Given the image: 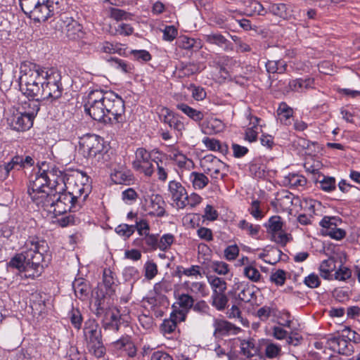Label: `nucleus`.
I'll list each match as a JSON object with an SVG mask.
<instances>
[{
    "label": "nucleus",
    "mask_w": 360,
    "mask_h": 360,
    "mask_svg": "<svg viewBox=\"0 0 360 360\" xmlns=\"http://www.w3.org/2000/svg\"><path fill=\"white\" fill-rule=\"evenodd\" d=\"M105 118H110L108 123L121 124L125 121L124 102L112 91H104Z\"/></svg>",
    "instance_id": "obj_7"
},
{
    "label": "nucleus",
    "mask_w": 360,
    "mask_h": 360,
    "mask_svg": "<svg viewBox=\"0 0 360 360\" xmlns=\"http://www.w3.org/2000/svg\"><path fill=\"white\" fill-rule=\"evenodd\" d=\"M330 349L343 355H349L352 351V345L349 340L343 335L330 338L327 342Z\"/></svg>",
    "instance_id": "obj_20"
},
{
    "label": "nucleus",
    "mask_w": 360,
    "mask_h": 360,
    "mask_svg": "<svg viewBox=\"0 0 360 360\" xmlns=\"http://www.w3.org/2000/svg\"><path fill=\"white\" fill-rule=\"evenodd\" d=\"M287 65L281 60H268L266 63V69L269 73H283L286 70Z\"/></svg>",
    "instance_id": "obj_38"
},
{
    "label": "nucleus",
    "mask_w": 360,
    "mask_h": 360,
    "mask_svg": "<svg viewBox=\"0 0 360 360\" xmlns=\"http://www.w3.org/2000/svg\"><path fill=\"white\" fill-rule=\"evenodd\" d=\"M113 344L115 347L117 349L128 350V354L131 357L134 356L136 354V349L129 336L122 337Z\"/></svg>",
    "instance_id": "obj_31"
},
{
    "label": "nucleus",
    "mask_w": 360,
    "mask_h": 360,
    "mask_svg": "<svg viewBox=\"0 0 360 360\" xmlns=\"http://www.w3.org/2000/svg\"><path fill=\"white\" fill-rule=\"evenodd\" d=\"M321 188L326 192L334 191L336 188L335 179L334 177L324 176L319 181Z\"/></svg>",
    "instance_id": "obj_55"
},
{
    "label": "nucleus",
    "mask_w": 360,
    "mask_h": 360,
    "mask_svg": "<svg viewBox=\"0 0 360 360\" xmlns=\"http://www.w3.org/2000/svg\"><path fill=\"white\" fill-rule=\"evenodd\" d=\"M202 164L205 172L209 174L212 178H224V174H222V171L224 170L226 165L219 158L212 155H208L203 158Z\"/></svg>",
    "instance_id": "obj_14"
},
{
    "label": "nucleus",
    "mask_w": 360,
    "mask_h": 360,
    "mask_svg": "<svg viewBox=\"0 0 360 360\" xmlns=\"http://www.w3.org/2000/svg\"><path fill=\"white\" fill-rule=\"evenodd\" d=\"M314 80L308 77L306 79H296L289 82V87L292 91L302 92L306 89L313 88Z\"/></svg>",
    "instance_id": "obj_29"
},
{
    "label": "nucleus",
    "mask_w": 360,
    "mask_h": 360,
    "mask_svg": "<svg viewBox=\"0 0 360 360\" xmlns=\"http://www.w3.org/2000/svg\"><path fill=\"white\" fill-rule=\"evenodd\" d=\"M115 232L125 239L129 238L134 233V227L132 225L122 224L115 228Z\"/></svg>",
    "instance_id": "obj_49"
},
{
    "label": "nucleus",
    "mask_w": 360,
    "mask_h": 360,
    "mask_svg": "<svg viewBox=\"0 0 360 360\" xmlns=\"http://www.w3.org/2000/svg\"><path fill=\"white\" fill-rule=\"evenodd\" d=\"M50 193L51 191H48V181L42 174L41 165L38 172L30 178L27 193L33 202L39 206Z\"/></svg>",
    "instance_id": "obj_9"
},
{
    "label": "nucleus",
    "mask_w": 360,
    "mask_h": 360,
    "mask_svg": "<svg viewBox=\"0 0 360 360\" xmlns=\"http://www.w3.org/2000/svg\"><path fill=\"white\" fill-rule=\"evenodd\" d=\"M214 328L213 335L216 338L226 336L229 335H236L240 332L241 329L228 321L219 319H214L213 321Z\"/></svg>",
    "instance_id": "obj_19"
},
{
    "label": "nucleus",
    "mask_w": 360,
    "mask_h": 360,
    "mask_svg": "<svg viewBox=\"0 0 360 360\" xmlns=\"http://www.w3.org/2000/svg\"><path fill=\"white\" fill-rule=\"evenodd\" d=\"M79 222V219L73 214H68L58 220V224L61 227H66L70 225H75Z\"/></svg>",
    "instance_id": "obj_59"
},
{
    "label": "nucleus",
    "mask_w": 360,
    "mask_h": 360,
    "mask_svg": "<svg viewBox=\"0 0 360 360\" xmlns=\"http://www.w3.org/2000/svg\"><path fill=\"white\" fill-rule=\"evenodd\" d=\"M179 306L185 309H191L194 304V299L188 294H181L178 299Z\"/></svg>",
    "instance_id": "obj_63"
},
{
    "label": "nucleus",
    "mask_w": 360,
    "mask_h": 360,
    "mask_svg": "<svg viewBox=\"0 0 360 360\" xmlns=\"http://www.w3.org/2000/svg\"><path fill=\"white\" fill-rule=\"evenodd\" d=\"M227 314L230 319L237 318L243 326L248 327L249 326V321L241 316V311L237 306L233 305Z\"/></svg>",
    "instance_id": "obj_56"
},
{
    "label": "nucleus",
    "mask_w": 360,
    "mask_h": 360,
    "mask_svg": "<svg viewBox=\"0 0 360 360\" xmlns=\"http://www.w3.org/2000/svg\"><path fill=\"white\" fill-rule=\"evenodd\" d=\"M189 180L195 190L204 188L209 183V179L203 174L192 172L189 176Z\"/></svg>",
    "instance_id": "obj_32"
},
{
    "label": "nucleus",
    "mask_w": 360,
    "mask_h": 360,
    "mask_svg": "<svg viewBox=\"0 0 360 360\" xmlns=\"http://www.w3.org/2000/svg\"><path fill=\"white\" fill-rule=\"evenodd\" d=\"M212 305L218 311L224 310L228 304L229 298L226 292L212 294L211 296Z\"/></svg>",
    "instance_id": "obj_36"
},
{
    "label": "nucleus",
    "mask_w": 360,
    "mask_h": 360,
    "mask_svg": "<svg viewBox=\"0 0 360 360\" xmlns=\"http://www.w3.org/2000/svg\"><path fill=\"white\" fill-rule=\"evenodd\" d=\"M338 222H340V219L336 217H324L320 221L321 233L338 240L345 238L346 232L338 227Z\"/></svg>",
    "instance_id": "obj_13"
},
{
    "label": "nucleus",
    "mask_w": 360,
    "mask_h": 360,
    "mask_svg": "<svg viewBox=\"0 0 360 360\" xmlns=\"http://www.w3.org/2000/svg\"><path fill=\"white\" fill-rule=\"evenodd\" d=\"M133 226L134 227V231L136 230L141 236H145L150 233V226L145 219L138 220V219H136L135 224H133Z\"/></svg>",
    "instance_id": "obj_51"
},
{
    "label": "nucleus",
    "mask_w": 360,
    "mask_h": 360,
    "mask_svg": "<svg viewBox=\"0 0 360 360\" xmlns=\"http://www.w3.org/2000/svg\"><path fill=\"white\" fill-rule=\"evenodd\" d=\"M181 47L184 49H191L196 48L197 49L202 47L200 41H197L193 38L184 37L181 39Z\"/></svg>",
    "instance_id": "obj_58"
},
{
    "label": "nucleus",
    "mask_w": 360,
    "mask_h": 360,
    "mask_svg": "<svg viewBox=\"0 0 360 360\" xmlns=\"http://www.w3.org/2000/svg\"><path fill=\"white\" fill-rule=\"evenodd\" d=\"M110 16L115 20L120 21L124 20H131L132 15L129 13L124 11V10L116 8H112L110 9Z\"/></svg>",
    "instance_id": "obj_53"
},
{
    "label": "nucleus",
    "mask_w": 360,
    "mask_h": 360,
    "mask_svg": "<svg viewBox=\"0 0 360 360\" xmlns=\"http://www.w3.org/2000/svg\"><path fill=\"white\" fill-rule=\"evenodd\" d=\"M239 248L237 245H228L224 250V257L228 261L235 260L239 255Z\"/></svg>",
    "instance_id": "obj_52"
},
{
    "label": "nucleus",
    "mask_w": 360,
    "mask_h": 360,
    "mask_svg": "<svg viewBox=\"0 0 360 360\" xmlns=\"http://www.w3.org/2000/svg\"><path fill=\"white\" fill-rule=\"evenodd\" d=\"M239 340L240 354L249 359L258 356L259 352V347L255 339L248 338Z\"/></svg>",
    "instance_id": "obj_22"
},
{
    "label": "nucleus",
    "mask_w": 360,
    "mask_h": 360,
    "mask_svg": "<svg viewBox=\"0 0 360 360\" xmlns=\"http://www.w3.org/2000/svg\"><path fill=\"white\" fill-rule=\"evenodd\" d=\"M22 11L34 21L46 20L53 15V6L49 0H20Z\"/></svg>",
    "instance_id": "obj_6"
},
{
    "label": "nucleus",
    "mask_w": 360,
    "mask_h": 360,
    "mask_svg": "<svg viewBox=\"0 0 360 360\" xmlns=\"http://www.w3.org/2000/svg\"><path fill=\"white\" fill-rule=\"evenodd\" d=\"M87 347L89 352L97 358H101L105 354V348L103 344L102 338L87 342Z\"/></svg>",
    "instance_id": "obj_35"
},
{
    "label": "nucleus",
    "mask_w": 360,
    "mask_h": 360,
    "mask_svg": "<svg viewBox=\"0 0 360 360\" xmlns=\"http://www.w3.org/2000/svg\"><path fill=\"white\" fill-rule=\"evenodd\" d=\"M243 274L249 280L255 283L259 282L262 277V275L258 269L255 268L252 264L251 265L245 266L243 269Z\"/></svg>",
    "instance_id": "obj_42"
},
{
    "label": "nucleus",
    "mask_w": 360,
    "mask_h": 360,
    "mask_svg": "<svg viewBox=\"0 0 360 360\" xmlns=\"http://www.w3.org/2000/svg\"><path fill=\"white\" fill-rule=\"evenodd\" d=\"M31 98L32 99L22 101L18 110L34 120L40 109L39 100L41 99L39 97Z\"/></svg>",
    "instance_id": "obj_23"
},
{
    "label": "nucleus",
    "mask_w": 360,
    "mask_h": 360,
    "mask_svg": "<svg viewBox=\"0 0 360 360\" xmlns=\"http://www.w3.org/2000/svg\"><path fill=\"white\" fill-rule=\"evenodd\" d=\"M202 39L206 43L215 45L226 51L233 50L232 44L220 32H212L208 34H202Z\"/></svg>",
    "instance_id": "obj_21"
},
{
    "label": "nucleus",
    "mask_w": 360,
    "mask_h": 360,
    "mask_svg": "<svg viewBox=\"0 0 360 360\" xmlns=\"http://www.w3.org/2000/svg\"><path fill=\"white\" fill-rule=\"evenodd\" d=\"M159 117L161 122L168 124L170 128L180 134L185 130V125L181 118L167 108H161Z\"/></svg>",
    "instance_id": "obj_17"
},
{
    "label": "nucleus",
    "mask_w": 360,
    "mask_h": 360,
    "mask_svg": "<svg viewBox=\"0 0 360 360\" xmlns=\"http://www.w3.org/2000/svg\"><path fill=\"white\" fill-rule=\"evenodd\" d=\"M238 227L247 232L248 235L253 238H257L261 229L258 224H252L245 219L240 220L238 224Z\"/></svg>",
    "instance_id": "obj_37"
},
{
    "label": "nucleus",
    "mask_w": 360,
    "mask_h": 360,
    "mask_svg": "<svg viewBox=\"0 0 360 360\" xmlns=\"http://www.w3.org/2000/svg\"><path fill=\"white\" fill-rule=\"evenodd\" d=\"M269 12L280 18L287 16V6L285 4H273L269 7Z\"/></svg>",
    "instance_id": "obj_50"
},
{
    "label": "nucleus",
    "mask_w": 360,
    "mask_h": 360,
    "mask_svg": "<svg viewBox=\"0 0 360 360\" xmlns=\"http://www.w3.org/2000/svg\"><path fill=\"white\" fill-rule=\"evenodd\" d=\"M207 266L211 271L221 276H225L230 271L229 265L223 261H210Z\"/></svg>",
    "instance_id": "obj_34"
},
{
    "label": "nucleus",
    "mask_w": 360,
    "mask_h": 360,
    "mask_svg": "<svg viewBox=\"0 0 360 360\" xmlns=\"http://www.w3.org/2000/svg\"><path fill=\"white\" fill-rule=\"evenodd\" d=\"M336 264L334 258L330 257L323 260L319 266V271L321 276L328 280L333 279V272L335 271Z\"/></svg>",
    "instance_id": "obj_26"
},
{
    "label": "nucleus",
    "mask_w": 360,
    "mask_h": 360,
    "mask_svg": "<svg viewBox=\"0 0 360 360\" xmlns=\"http://www.w3.org/2000/svg\"><path fill=\"white\" fill-rule=\"evenodd\" d=\"M352 276L351 270L344 266H340L338 269H335L333 274V279L338 281H345L349 278Z\"/></svg>",
    "instance_id": "obj_57"
},
{
    "label": "nucleus",
    "mask_w": 360,
    "mask_h": 360,
    "mask_svg": "<svg viewBox=\"0 0 360 360\" xmlns=\"http://www.w3.org/2000/svg\"><path fill=\"white\" fill-rule=\"evenodd\" d=\"M61 78L60 71L51 68L49 76L41 83L40 92L37 97H39L41 100H46L51 102L60 98L63 91Z\"/></svg>",
    "instance_id": "obj_5"
},
{
    "label": "nucleus",
    "mask_w": 360,
    "mask_h": 360,
    "mask_svg": "<svg viewBox=\"0 0 360 360\" xmlns=\"http://www.w3.org/2000/svg\"><path fill=\"white\" fill-rule=\"evenodd\" d=\"M202 143L210 150L223 153L227 150L226 146H223L219 140L215 139L205 137L202 139Z\"/></svg>",
    "instance_id": "obj_40"
},
{
    "label": "nucleus",
    "mask_w": 360,
    "mask_h": 360,
    "mask_svg": "<svg viewBox=\"0 0 360 360\" xmlns=\"http://www.w3.org/2000/svg\"><path fill=\"white\" fill-rule=\"evenodd\" d=\"M104 91L95 89L91 91L84 103V110L92 119L100 122L108 123L110 118H105Z\"/></svg>",
    "instance_id": "obj_8"
},
{
    "label": "nucleus",
    "mask_w": 360,
    "mask_h": 360,
    "mask_svg": "<svg viewBox=\"0 0 360 360\" xmlns=\"http://www.w3.org/2000/svg\"><path fill=\"white\" fill-rule=\"evenodd\" d=\"M207 278L212 290V294L226 292L227 283L224 278L215 275H209Z\"/></svg>",
    "instance_id": "obj_28"
},
{
    "label": "nucleus",
    "mask_w": 360,
    "mask_h": 360,
    "mask_svg": "<svg viewBox=\"0 0 360 360\" xmlns=\"http://www.w3.org/2000/svg\"><path fill=\"white\" fill-rule=\"evenodd\" d=\"M165 202L160 195L153 194L148 199H146V210L149 215L162 217L165 215Z\"/></svg>",
    "instance_id": "obj_18"
},
{
    "label": "nucleus",
    "mask_w": 360,
    "mask_h": 360,
    "mask_svg": "<svg viewBox=\"0 0 360 360\" xmlns=\"http://www.w3.org/2000/svg\"><path fill=\"white\" fill-rule=\"evenodd\" d=\"M248 211L250 214L256 219H261L264 217V214L260 209V201L258 200H255L252 202Z\"/></svg>",
    "instance_id": "obj_60"
},
{
    "label": "nucleus",
    "mask_w": 360,
    "mask_h": 360,
    "mask_svg": "<svg viewBox=\"0 0 360 360\" xmlns=\"http://www.w3.org/2000/svg\"><path fill=\"white\" fill-rule=\"evenodd\" d=\"M8 124L14 130L25 131L29 129L33 124V120L26 116L18 109L13 112L6 117Z\"/></svg>",
    "instance_id": "obj_15"
},
{
    "label": "nucleus",
    "mask_w": 360,
    "mask_h": 360,
    "mask_svg": "<svg viewBox=\"0 0 360 360\" xmlns=\"http://www.w3.org/2000/svg\"><path fill=\"white\" fill-rule=\"evenodd\" d=\"M20 87L22 93L27 98H35L40 92L41 83L49 76L51 68L39 64L24 61L20 67Z\"/></svg>",
    "instance_id": "obj_2"
},
{
    "label": "nucleus",
    "mask_w": 360,
    "mask_h": 360,
    "mask_svg": "<svg viewBox=\"0 0 360 360\" xmlns=\"http://www.w3.org/2000/svg\"><path fill=\"white\" fill-rule=\"evenodd\" d=\"M65 184V188L63 191L70 194L77 204L80 205L85 201L89 193L88 185L83 184L74 176H68Z\"/></svg>",
    "instance_id": "obj_11"
},
{
    "label": "nucleus",
    "mask_w": 360,
    "mask_h": 360,
    "mask_svg": "<svg viewBox=\"0 0 360 360\" xmlns=\"http://www.w3.org/2000/svg\"><path fill=\"white\" fill-rule=\"evenodd\" d=\"M41 166L42 174L48 181V191H63L65 188V182L68 176L53 164L42 162Z\"/></svg>",
    "instance_id": "obj_10"
},
{
    "label": "nucleus",
    "mask_w": 360,
    "mask_h": 360,
    "mask_svg": "<svg viewBox=\"0 0 360 360\" xmlns=\"http://www.w3.org/2000/svg\"><path fill=\"white\" fill-rule=\"evenodd\" d=\"M169 196L179 209L185 208V196L186 190L182 184L176 181H170L168 184Z\"/></svg>",
    "instance_id": "obj_16"
},
{
    "label": "nucleus",
    "mask_w": 360,
    "mask_h": 360,
    "mask_svg": "<svg viewBox=\"0 0 360 360\" xmlns=\"http://www.w3.org/2000/svg\"><path fill=\"white\" fill-rule=\"evenodd\" d=\"M176 108L195 122H200L204 118L202 112L197 110L186 103H178L176 104Z\"/></svg>",
    "instance_id": "obj_30"
},
{
    "label": "nucleus",
    "mask_w": 360,
    "mask_h": 360,
    "mask_svg": "<svg viewBox=\"0 0 360 360\" xmlns=\"http://www.w3.org/2000/svg\"><path fill=\"white\" fill-rule=\"evenodd\" d=\"M143 268L144 276L148 280H152L158 274V266L153 261H147Z\"/></svg>",
    "instance_id": "obj_47"
},
{
    "label": "nucleus",
    "mask_w": 360,
    "mask_h": 360,
    "mask_svg": "<svg viewBox=\"0 0 360 360\" xmlns=\"http://www.w3.org/2000/svg\"><path fill=\"white\" fill-rule=\"evenodd\" d=\"M283 226V222L280 216H273L268 221L267 228L271 234L282 231Z\"/></svg>",
    "instance_id": "obj_41"
},
{
    "label": "nucleus",
    "mask_w": 360,
    "mask_h": 360,
    "mask_svg": "<svg viewBox=\"0 0 360 360\" xmlns=\"http://www.w3.org/2000/svg\"><path fill=\"white\" fill-rule=\"evenodd\" d=\"M94 306L95 307L94 312L98 317L103 315L105 316L106 311H108V309L110 307L105 303V299L97 300Z\"/></svg>",
    "instance_id": "obj_61"
},
{
    "label": "nucleus",
    "mask_w": 360,
    "mask_h": 360,
    "mask_svg": "<svg viewBox=\"0 0 360 360\" xmlns=\"http://www.w3.org/2000/svg\"><path fill=\"white\" fill-rule=\"evenodd\" d=\"M79 206L72 197L65 191L51 192L38 206L54 215H60L68 211L75 212Z\"/></svg>",
    "instance_id": "obj_3"
},
{
    "label": "nucleus",
    "mask_w": 360,
    "mask_h": 360,
    "mask_svg": "<svg viewBox=\"0 0 360 360\" xmlns=\"http://www.w3.org/2000/svg\"><path fill=\"white\" fill-rule=\"evenodd\" d=\"M285 182L291 187L303 186L307 183L304 176L297 174H290L285 177Z\"/></svg>",
    "instance_id": "obj_43"
},
{
    "label": "nucleus",
    "mask_w": 360,
    "mask_h": 360,
    "mask_svg": "<svg viewBox=\"0 0 360 360\" xmlns=\"http://www.w3.org/2000/svg\"><path fill=\"white\" fill-rule=\"evenodd\" d=\"M27 250L16 254L7 263V268L15 269L19 272L26 271L31 268L39 273V269L47 266L50 261L49 246L45 240L32 238L25 243Z\"/></svg>",
    "instance_id": "obj_1"
},
{
    "label": "nucleus",
    "mask_w": 360,
    "mask_h": 360,
    "mask_svg": "<svg viewBox=\"0 0 360 360\" xmlns=\"http://www.w3.org/2000/svg\"><path fill=\"white\" fill-rule=\"evenodd\" d=\"M72 287L77 297L83 299L87 297L89 287L84 281L80 279L75 280L72 283Z\"/></svg>",
    "instance_id": "obj_39"
},
{
    "label": "nucleus",
    "mask_w": 360,
    "mask_h": 360,
    "mask_svg": "<svg viewBox=\"0 0 360 360\" xmlns=\"http://www.w3.org/2000/svg\"><path fill=\"white\" fill-rule=\"evenodd\" d=\"M11 170L20 169L26 167H31L34 164L33 158L27 155L25 157L20 155H14L11 160L6 163Z\"/></svg>",
    "instance_id": "obj_25"
},
{
    "label": "nucleus",
    "mask_w": 360,
    "mask_h": 360,
    "mask_svg": "<svg viewBox=\"0 0 360 360\" xmlns=\"http://www.w3.org/2000/svg\"><path fill=\"white\" fill-rule=\"evenodd\" d=\"M278 114L281 117V122L284 121L285 124H288L286 122L292 116L293 110L283 102L278 106Z\"/></svg>",
    "instance_id": "obj_46"
},
{
    "label": "nucleus",
    "mask_w": 360,
    "mask_h": 360,
    "mask_svg": "<svg viewBox=\"0 0 360 360\" xmlns=\"http://www.w3.org/2000/svg\"><path fill=\"white\" fill-rule=\"evenodd\" d=\"M79 150L92 162H101L105 155L103 139L96 134H86L80 138Z\"/></svg>",
    "instance_id": "obj_4"
},
{
    "label": "nucleus",
    "mask_w": 360,
    "mask_h": 360,
    "mask_svg": "<svg viewBox=\"0 0 360 360\" xmlns=\"http://www.w3.org/2000/svg\"><path fill=\"white\" fill-rule=\"evenodd\" d=\"M151 153L143 148H139L135 153V159L132 162L133 168L146 176H151L154 169L150 162Z\"/></svg>",
    "instance_id": "obj_12"
},
{
    "label": "nucleus",
    "mask_w": 360,
    "mask_h": 360,
    "mask_svg": "<svg viewBox=\"0 0 360 360\" xmlns=\"http://www.w3.org/2000/svg\"><path fill=\"white\" fill-rule=\"evenodd\" d=\"M84 335L86 342L102 338L101 330L98 323L94 319H89L85 322Z\"/></svg>",
    "instance_id": "obj_24"
},
{
    "label": "nucleus",
    "mask_w": 360,
    "mask_h": 360,
    "mask_svg": "<svg viewBox=\"0 0 360 360\" xmlns=\"http://www.w3.org/2000/svg\"><path fill=\"white\" fill-rule=\"evenodd\" d=\"M143 241L148 246L147 250L154 251L158 249V235L148 233L144 236Z\"/></svg>",
    "instance_id": "obj_54"
},
{
    "label": "nucleus",
    "mask_w": 360,
    "mask_h": 360,
    "mask_svg": "<svg viewBox=\"0 0 360 360\" xmlns=\"http://www.w3.org/2000/svg\"><path fill=\"white\" fill-rule=\"evenodd\" d=\"M281 354V347L280 345L269 342L266 344L265 348V355L269 359H274Z\"/></svg>",
    "instance_id": "obj_48"
},
{
    "label": "nucleus",
    "mask_w": 360,
    "mask_h": 360,
    "mask_svg": "<svg viewBox=\"0 0 360 360\" xmlns=\"http://www.w3.org/2000/svg\"><path fill=\"white\" fill-rule=\"evenodd\" d=\"M245 11L248 15H264L266 13L263 6L256 0L248 1L245 5Z\"/></svg>",
    "instance_id": "obj_33"
},
{
    "label": "nucleus",
    "mask_w": 360,
    "mask_h": 360,
    "mask_svg": "<svg viewBox=\"0 0 360 360\" xmlns=\"http://www.w3.org/2000/svg\"><path fill=\"white\" fill-rule=\"evenodd\" d=\"M276 310L274 308H271L268 306H264L261 308H259L257 311V316L259 317V319L262 321H265L268 320V319L271 315H275Z\"/></svg>",
    "instance_id": "obj_62"
},
{
    "label": "nucleus",
    "mask_w": 360,
    "mask_h": 360,
    "mask_svg": "<svg viewBox=\"0 0 360 360\" xmlns=\"http://www.w3.org/2000/svg\"><path fill=\"white\" fill-rule=\"evenodd\" d=\"M170 158L181 168L186 167L188 162H191L190 160L179 151H174L172 155H170Z\"/></svg>",
    "instance_id": "obj_64"
},
{
    "label": "nucleus",
    "mask_w": 360,
    "mask_h": 360,
    "mask_svg": "<svg viewBox=\"0 0 360 360\" xmlns=\"http://www.w3.org/2000/svg\"><path fill=\"white\" fill-rule=\"evenodd\" d=\"M286 274L287 273L284 270L277 269L271 273L269 280L277 286H282L286 280Z\"/></svg>",
    "instance_id": "obj_45"
},
{
    "label": "nucleus",
    "mask_w": 360,
    "mask_h": 360,
    "mask_svg": "<svg viewBox=\"0 0 360 360\" xmlns=\"http://www.w3.org/2000/svg\"><path fill=\"white\" fill-rule=\"evenodd\" d=\"M184 287L191 293H193L200 297H205L208 295L207 286L205 283L203 282L185 281L184 283Z\"/></svg>",
    "instance_id": "obj_27"
},
{
    "label": "nucleus",
    "mask_w": 360,
    "mask_h": 360,
    "mask_svg": "<svg viewBox=\"0 0 360 360\" xmlns=\"http://www.w3.org/2000/svg\"><path fill=\"white\" fill-rule=\"evenodd\" d=\"M174 241V236L172 233H166L158 239V249L161 251L166 252L170 249L171 245Z\"/></svg>",
    "instance_id": "obj_44"
}]
</instances>
